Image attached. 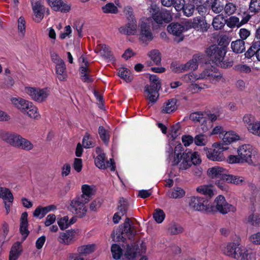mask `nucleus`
I'll use <instances>...</instances> for the list:
<instances>
[{
  "label": "nucleus",
  "mask_w": 260,
  "mask_h": 260,
  "mask_svg": "<svg viewBox=\"0 0 260 260\" xmlns=\"http://www.w3.org/2000/svg\"><path fill=\"white\" fill-rule=\"evenodd\" d=\"M182 145L178 143L174 146L173 142H170L166 147L167 160L173 167H177L179 172L189 169L192 165H199L201 162L199 153L186 149L185 151Z\"/></svg>",
  "instance_id": "nucleus-1"
},
{
  "label": "nucleus",
  "mask_w": 260,
  "mask_h": 260,
  "mask_svg": "<svg viewBox=\"0 0 260 260\" xmlns=\"http://www.w3.org/2000/svg\"><path fill=\"white\" fill-rule=\"evenodd\" d=\"M222 251L225 255L236 259L256 260L255 254L241 246L238 242L227 243Z\"/></svg>",
  "instance_id": "nucleus-2"
},
{
  "label": "nucleus",
  "mask_w": 260,
  "mask_h": 260,
  "mask_svg": "<svg viewBox=\"0 0 260 260\" xmlns=\"http://www.w3.org/2000/svg\"><path fill=\"white\" fill-rule=\"evenodd\" d=\"M206 53L212 62L221 68H226L232 66V62L223 61L226 53L224 47H219L216 45H212L207 48Z\"/></svg>",
  "instance_id": "nucleus-3"
},
{
  "label": "nucleus",
  "mask_w": 260,
  "mask_h": 260,
  "mask_svg": "<svg viewBox=\"0 0 260 260\" xmlns=\"http://www.w3.org/2000/svg\"><path fill=\"white\" fill-rule=\"evenodd\" d=\"M10 101L16 108L30 118H37L39 116L38 108L32 102L18 97L11 98Z\"/></svg>",
  "instance_id": "nucleus-4"
},
{
  "label": "nucleus",
  "mask_w": 260,
  "mask_h": 260,
  "mask_svg": "<svg viewBox=\"0 0 260 260\" xmlns=\"http://www.w3.org/2000/svg\"><path fill=\"white\" fill-rule=\"evenodd\" d=\"M150 81L149 85H146L144 88L145 95L152 103H154L158 98V91L161 88L160 80L155 75L149 76Z\"/></svg>",
  "instance_id": "nucleus-5"
},
{
  "label": "nucleus",
  "mask_w": 260,
  "mask_h": 260,
  "mask_svg": "<svg viewBox=\"0 0 260 260\" xmlns=\"http://www.w3.org/2000/svg\"><path fill=\"white\" fill-rule=\"evenodd\" d=\"M236 211V208L227 203L224 197L222 195L218 196L212 205H209L208 212H219L221 214H225Z\"/></svg>",
  "instance_id": "nucleus-6"
},
{
  "label": "nucleus",
  "mask_w": 260,
  "mask_h": 260,
  "mask_svg": "<svg viewBox=\"0 0 260 260\" xmlns=\"http://www.w3.org/2000/svg\"><path fill=\"white\" fill-rule=\"evenodd\" d=\"M237 153L243 163L246 162L249 165H255V160L257 157V151L251 145L244 144L240 146L237 149Z\"/></svg>",
  "instance_id": "nucleus-7"
},
{
  "label": "nucleus",
  "mask_w": 260,
  "mask_h": 260,
  "mask_svg": "<svg viewBox=\"0 0 260 260\" xmlns=\"http://www.w3.org/2000/svg\"><path fill=\"white\" fill-rule=\"evenodd\" d=\"M146 251V245L142 242L139 247L138 244H128L123 249V259L124 260H136L139 256Z\"/></svg>",
  "instance_id": "nucleus-8"
},
{
  "label": "nucleus",
  "mask_w": 260,
  "mask_h": 260,
  "mask_svg": "<svg viewBox=\"0 0 260 260\" xmlns=\"http://www.w3.org/2000/svg\"><path fill=\"white\" fill-rule=\"evenodd\" d=\"M149 11L154 21L158 24L167 23L172 20L171 13L165 9H160L156 5H151Z\"/></svg>",
  "instance_id": "nucleus-9"
},
{
  "label": "nucleus",
  "mask_w": 260,
  "mask_h": 260,
  "mask_svg": "<svg viewBox=\"0 0 260 260\" xmlns=\"http://www.w3.org/2000/svg\"><path fill=\"white\" fill-rule=\"evenodd\" d=\"M24 92L32 100L38 103L45 101L50 94V91L47 88H40L34 87H25Z\"/></svg>",
  "instance_id": "nucleus-10"
},
{
  "label": "nucleus",
  "mask_w": 260,
  "mask_h": 260,
  "mask_svg": "<svg viewBox=\"0 0 260 260\" xmlns=\"http://www.w3.org/2000/svg\"><path fill=\"white\" fill-rule=\"evenodd\" d=\"M87 203L83 199V197L77 196L71 201L68 209L78 217L82 218L86 214L87 209L85 204Z\"/></svg>",
  "instance_id": "nucleus-11"
},
{
  "label": "nucleus",
  "mask_w": 260,
  "mask_h": 260,
  "mask_svg": "<svg viewBox=\"0 0 260 260\" xmlns=\"http://www.w3.org/2000/svg\"><path fill=\"white\" fill-rule=\"evenodd\" d=\"M214 149L204 148L207 158L212 161H222L224 160L223 151L227 150V147H224L222 144L215 143L213 144Z\"/></svg>",
  "instance_id": "nucleus-12"
},
{
  "label": "nucleus",
  "mask_w": 260,
  "mask_h": 260,
  "mask_svg": "<svg viewBox=\"0 0 260 260\" xmlns=\"http://www.w3.org/2000/svg\"><path fill=\"white\" fill-rule=\"evenodd\" d=\"M188 203L189 208L193 211L208 212V202L204 198L190 197L188 198Z\"/></svg>",
  "instance_id": "nucleus-13"
},
{
  "label": "nucleus",
  "mask_w": 260,
  "mask_h": 260,
  "mask_svg": "<svg viewBox=\"0 0 260 260\" xmlns=\"http://www.w3.org/2000/svg\"><path fill=\"white\" fill-rule=\"evenodd\" d=\"M139 40L143 43L147 44L153 39V35L150 26L146 20H142L138 25Z\"/></svg>",
  "instance_id": "nucleus-14"
},
{
  "label": "nucleus",
  "mask_w": 260,
  "mask_h": 260,
  "mask_svg": "<svg viewBox=\"0 0 260 260\" xmlns=\"http://www.w3.org/2000/svg\"><path fill=\"white\" fill-rule=\"evenodd\" d=\"M95 152L98 154L94 159L95 166L100 169H105L109 168L111 171L115 170V165L114 160L110 158V160L105 161V154L103 152L102 149L100 147H96Z\"/></svg>",
  "instance_id": "nucleus-15"
},
{
  "label": "nucleus",
  "mask_w": 260,
  "mask_h": 260,
  "mask_svg": "<svg viewBox=\"0 0 260 260\" xmlns=\"http://www.w3.org/2000/svg\"><path fill=\"white\" fill-rule=\"evenodd\" d=\"M31 5L35 17V20L38 23L43 19L45 12L48 15L50 14L49 10L45 7L43 1L42 0H39L34 3L31 2Z\"/></svg>",
  "instance_id": "nucleus-16"
},
{
  "label": "nucleus",
  "mask_w": 260,
  "mask_h": 260,
  "mask_svg": "<svg viewBox=\"0 0 260 260\" xmlns=\"http://www.w3.org/2000/svg\"><path fill=\"white\" fill-rule=\"evenodd\" d=\"M0 138L10 145L17 147L21 139V136L15 133L1 130Z\"/></svg>",
  "instance_id": "nucleus-17"
},
{
  "label": "nucleus",
  "mask_w": 260,
  "mask_h": 260,
  "mask_svg": "<svg viewBox=\"0 0 260 260\" xmlns=\"http://www.w3.org/2000/svg\"><path fill=\"white\" fill-rule=\"evenodd\" d=\"M51 9L56 12L68 13L71 10V6L62 0H46Z\"/></svg>",
  "instance_id": "nucleus-18"
},
{
  "label": "nucleus",
  "mask_w": 260,
  "mask_h": 260,
  "mask_svg": "<svg viewBox=\"0 0 260 260\" xmlns=\"http://www.w3.org/2000/svg\"><path fill=\"white\" fill-rule=\"evenodd\" d=\"M57 241L59 243L66 245L73 243L75 241V231L68 230L59 233Z\"/></svg>",
  "instance_id": "nucleus-19"
},
{
  "label": "nucleus",
  "mask_w": 260,
  "mask_h": 260,
  "mask_svg": "<svg viewBox=\"0 0 260 260\" xmlns=\"http://www.w3.org/2000/svg\"><path fill=\"white\" fill-rule=\"evenodd\" d=\"M0 198L3 199L7 214H8L13 202V196L8 188L0 187Z\"/></svg>",
  "instance_id": "nucleus-20"
},
{
  "label": "nucleus",
  "mask_w": 260,
  "mask_h": 260,
  "mask_svg": "<svg viewBox=\"0 0 260 260\" xmlns=\"http://www.w3.org/2000/svg\"><path fill=\"white\" fill-rule=\"evenodd\" d=\"M137 24L136 19L128 21L127 24L119 28L120 33L126 35H135L137 34Z\"/></svg>",
  "instance_id": "nucleus-21"
},
{
  "label": "nucleus",
  "mask_w": 260,
  "mask_h": 260,
  "mask_svg": "<svg viewBox=\"0 0 260 260\" xmlns=\"http://www.w3.org/2000/svg\"><path fill=\"white\" fill-rule=\"evenodd\" d=\"M201 57L200 55H195L193 56L192 59L190 60L187 63L181 64L178 67L177 71L182 72L189 70L194 71L198 67L199 61L200 60Z\"/></svg>",
  "instance_id": "nucleus-22"
},
{
  "label": "nucleus",
  "mask_w": 260,
  "mask_h": 260,
  "mask_svg": "<svg viewBox=\"0 0 260 260\" xmlns=\"http://www.w3.org/2000/svg\"><path fill=\"white\" fill-rule=\"evenodd\" d=\"M206 75L205 72H204V70L199 73L194 72H191L183 75L182 77V79L186 83H194L197 80L205 79Z\"/></svg>",
  "instance_id": "nucleus-23"
},
{
  "label": "nucleus",
  "mask_w": 260,
  "mask_h": 260,
  "mask_svg": "<svg viewBox=\"0 0 260 260\" xmlns=\"http://www.w3.org/2000/svg\"><path fill=\"white\" fill-rule=\"evenodd\" d=\"M207 175L212 178H220L223 180V176L226 175V170L219 166H215L208 169Z\"/></svg>",
  "instance_id": "nucleus-24"
},
{
  "label": "nucleus",
  "mask_w": 260,
  "mask_h": 260,
  "mask_svg": "<svg viewBox=\"0 0 260 260\" xmlns=\"http://www.w3.org/2000/svg\"><path fill=\"white\" fill-rule=\"evenodd\" d=\"M27 213L23 212L20 218V232L23 236V241L25 240L28 236L29 232L28 230Z\"/></svg>",
  "instance_id": "nucleus-25"
},
{
  "label": "nucleus",
  "mask_w": 260,
  "mask_h": 260,
  "mask_svg": "<svg viewBox=\"0 0 260 260\" xmlns=\"http://www.w3.org/2000/svg\"><path fill=\"white\" fill-rule=\"evenodd\" d=\"M81 189L82 194L79 196L83 197V199L85 201V202H88L95 192L96 187L93 185L84 184L82 186Z\"/></svg>",
  "instance_id": "nucleus-26"
},
{
  "label": "nucleus",
  "mask_w": 260,
  "mask_h": 260,
  "mask_svg": "<svg viewBox=\"0 0 260 260\" xmlns=\"http://www.w3.org/2000/svg\"><path fill=\"white\" fill-rule=\"evenodd\" d=\"M192 24L194 28H198L203 32L206 31L209 26L205 18L200 16L196 17L193 19Z\"/></svg>",
  "instance_id": "nucleus-27"
},
{
  "label": "nucleus",
  "mask_w": 260,
  "mask_h": 260,
  "mask_svg": "<svg viewBox=\"0 0 260 260\" xmlns=\"http://www.w3.org/2000/svg\"><path fill=\"white\" fill-rule=\"evenodd\" d=\"M55 71L57 77L59 81H62L66 80L67 74L66 67L63 61H60V62L55 65Z\"/></svg>",
  "instance_id": "nucleus-28"
},
{
  "label": "nucleus",
  "mask_w": 260,
  "mask_h": 260,
  "mask_svg": "<svg viewBox=\"0 0 260 260\" xmlns=\"http://www.w3.org/2000/svg\"><path fill=\"white\" fill-rule=\"evenodd\" d=\"M56 209L54 205H49L45 207H38L34 212V216L39 219L43 218L49 212Z\"/></svg>",
  "instance_id": "nucleus-29"
},
{
  "label": "nucleus",
  "mask_w": 260,
  "mask_h": 260,
  "mask_svg": "<svg viewBox=\"0 0 260 260\" xmlns=\"http://www.w3.org/2000/svg\"><path fill=\"white\" fill-rule=\"evenodd\" d=\"M177 100L173 98L169 100L164 104L161 112L164 113H171L177 109Z\"/></svg>",
  "instance_id": "nucleus-30"
},
{
  "label": "nucleus",
  "mask_w": 260,
  "mask_h": 260,
  "mask_svg": "<svg viewBox=\"0 0 260 260\" xmlns=\"http://www.w3.org/2000/svg\"><path fill=\"white\" fill-rule=\"evenodd\" d=\"M96 247V246L94 244L83 245L77 248V252L85 257H88L90 254L94 251Z\"/></svg>",
  "instance_id": "nucleus-31"
},
{
  "label": "nucleus",
  "mask_w": 260,
  "mask_h": 260,
  "mask_svg": "<svg viewBox=\"0 0 260 260\" xmlns=\"http://www.w3.org/2000/svg\"><path fill=\"white\" fill-rule=\"evenodd\" d=\"M167 29L170 34L174 36L180 37L184 29V27L178 23H172L168 26Z\"/></svg>",
  "instance_id": "nucleus-32"
},
{
  "label": "nucleus",
  "mask_w": 260,
  "mask_h": 260,
  "mask_svg": "<svg viewBox=\"0 0 260 260\" xmlns=\"http://www.w3.org/2000/svg\"><path fill=\"white\" fill-rule=\"evenodd\" d=\"M223 180L228 183L238 185L243 184L245 179L242 176L226 174L223 176Z\"/></svg>",
  "instance_id": "nucleus-33"
},
{
  "label": "nucleus",
  "mask_w": 260,
  "mask_h": 260,
  "mask_svg": "<svg viewBox=\"0 0 260 260\" xmlns=\"http://www.w3.org/2000/svg\"><path fill=\"white\" fill-rule=\"evenodd\" d=\"M185 194V190L180 187H174L170 189L167 193L168 197L173 199H180L183 198Z\"/></svg>",
  "instance_id": "nucleus-34"
},
{
  "label": "nucleus",
  "mask_w": 260,
  "mask_h": 260,
  "mask_svg": "<svg viewBox=\"0 0 260 260\" xmlns=\"http://www.w3.org/2000/svg\"><path fill=\"white\" fill-rule=\"evenodd\" d=\"M222 141L226 145H228L233 142L238 140L239 136L234 132H227L224 134H222Z\"/></svg>",
  "instance_id": "nucleus-35"
},
{
  "label": "nucleus",
  "mask_w": 260,
  "mask_h": 260,
  "mask_svg": "<svg viewBox=\"0 0 260 260\" xmlns=\"http://www.w3.org/2000/svg\"><path fill=\"white\" fill-rule=\"evenodd\" d=\"M168 232L170 235H178L184 231L183 228L179 223L171 222L168 226Z\"/></svg>",
  "instance_id": "nucleus-36"
},
{
  "label": "nucleus",
  "mask_w": 260,
  "mask_h": 260,
  "mask_svg": "<svg viewBox=\"0 0 260 260\" xmlns=\"http://www.w3.org/2000/svg\"><path fill=\"white\" fill-rule=\"evenodd\" d=\"M205 72V79H208L212 83H216L219 82L222 78V75L220 73H213L209 69L204 70Z\"/></svg>",
  "instance_id": "nucleus-37"
},
{
  "label": "nucleus",
  "mask_w": 260,
  "mask_h": 260,
  "mask_svg": "<svg viewBox=\"0 0 260 260\" xmlns=\"http://www.w3.org/2000/svg\"><path fill=\"white\" fill-rule=\"evenodd\" d=\"M21 243H15L11 248L9 255V260H16L21 252Z\"/></svg>",
  "instance_id": "nucleus-38"
},
{
  "label": "nucleus",
  "mask_w": 260,
  "mask_h": 260,
  "mask_svg": "<svg viewBox=\"0 0 260 260\" xmlns=\"http://www.w3.org/2000/svg\"><path fill=\"white\" fill-rule=\"evenodd\" d=\"M233 51L236 53H241L245 50V42L240 39L233 41L231 43Z\"/></svg>",
  "instance_id": "nucleus-39"
},
{
  "label": "nucleus",
  "mask_w": 260,
  "mask_h": 260,
  "mask_svg": "<svg viewBox=\"0 0 260 260\" xmlns=\"http://www.w3.org/2000/svg\"><path fill=\"white\" fill-rule=\"evenodd\" d=\"M212 24L215 29H221L226 24V20L222 15H218L213 18Z\"/></svg>",
  "instance_id": "nucleus-40"
},
{
  "label": "nucleus",
  "mask_w": 260,
  "mask_h": 260,
  "mask_svg": "<svg viewBox=\"0 0 260 260\" xmlns=\"http://www.w3.org/2000/svg\"><path fill=\"white\" fill-rule=\"evenodd\" d=\"M122 234H127L129 236V239H132L135 236V232L132 230V223L130 219L126 218L123 224L121 225Z\"/></svg>",
  "instance_id": "nucleus-41"
},
{
  "label": "nucleus",
  "mask_w": 260,
  "mask_h": 260,
  "mask_svg": "<svg viewBox=\"0 0 260 260\" xmlns=\"http://www.w3.org/2000/svg\"><path fill=\"white\" fill-rule=\"evenodd\" d=\"M248 131L256 136L260 137V120H256L247 126Z\"/></svg>",
  "instance_id": "nucleus-42"
},
{
  "label": "nucleus",
  "mask_w": 260,
  "mask_h": 260,
  "mask_svg": "<svg viewBox=\"0 0 260 260\" xmlns=\"http://www.w3.org/2000/svg\"><path fill=\"white\" fill-rule=\"evenodd\" d=\"M247 222L251 225L257 227L260 225V213H252L247 218Z\"/></svg>",
  "instance_id": "nucleus-43"
},
{
  "label": "nucleus",
  "mask_w": 260,
  "mask_h": 260,
  "mask_svg": "<svg viewBox=\"0 0 260 260\" xmlns=\"http://www.w3.org/2000/svg\"><path fill=\"white\" fill-rule=\"evenodd\" d=\"M118 76L124 79L126 82H131L133 79L131 71L124 67L119 68L118 72Z\"/></svg>",
  "instance_id": "nucleus-44"
},
{
  "label": "nucleus",
  "mask_w": 260,
  "mask_h": 260,
  "mask_svg": "<svg viewBox=\"0 0 260 260\" xmlns=\"http://www.w3.org/2000/svg\"><path fill=\"white\" fill-rule=\"evenodd\" d=\"M148 56L154 64L158 65L160 63L161 55L158 50L153 49L151 50L148 53Z\"/></svg>",
  "instance_id": "nucleus-45"
},
{
  "label": "nucleus",
  "mask_w": 260,
  "mask_h": 260,
  "mask_svg": "<svg viewBox=\"0 0 260 260\" xmlns=\"http://www.w3.org/2000/svg\"><path fill=\"white\" fill-rule=\"evenodd\" d=\"M17 29L19 35L23 37L26 31V21L23 17H20L18 19Z\"/></svg>",
  "instance_id": "nucleus-46"
},
{
  "label": "nucleus",
  "mask_w": 260,
  "mask_h": 260,
  "mask_svg": "<svg viewBox=\"0 0 260 260\" xmlns=\"http://www.w3.org/2000/svg\"><path fill=\"white\" fill-rule=\"evenodd\" d=\"M99 134L103 142L106 144H108L110 137L109 132L103 126H100L99 127Z\"/></svg>",
  "instance_id": "nucleus-47"
},
{
  "label": "nucleus",
  "mask_w": 260,
  "mask_h": 260,
  "mask_svg": "<svg viewBox=\"0 0 260 260\" xmlns=\"http://www.w3.org/2000/svg\"><path fill=\"white\" fill-rule=\"evenodd\" d=\"M102 10L105 13L116 14L118 11L117 6L112 3H107L102 7Z\"/></svg>",
  "instance_id": "nucleus-48"
},
{
  "label": "nucleus",
  "mask_w": 260,
  "mask_h": 260,
  "mask_svg": "<svg viewBox=\"0 0 260 260\" xmlns=\"http://www.w3.org/2000/svg\"><path fill=\"white\" fill-rule=\"evenodd\" d=\"M111 252L113 257L115 259H118L121 256H123V250H122L118 245L114 244L111 246Z\"/></svg>",
  "instance_id": "nucleus-49"
},
{
  "label": "nucleus",
  "mask_w": 260,
  "mask_h": 260,
  "mask_svg": "<svg viewBox=\"0 0 260 260\" xmlns=\"http://www.w3.org/2000/svg\"><path fill=\"white\" fill-rule=\"evenodd\" d=\"M33 146L32 144L29 141L21 136L17 148L28 151L31 150L33 148Z\"/></svg>",
  "instance_id": "nucleus-50"
},
{
  "label": "nucleus",
  "mask_w": 260,
  "mask_h": 260,
  "mask_svg": "<svg viewBox=\"0 0 260 260\" xmlns=\"http://www.w3.org/2000/svg\"><path fill=\"white\" fill-rule=\"evenodd\" d=\"M197 191L203 194L211 197L213 195V190L211 186L202 185L197 188Z\"/></svg>",
  "instance_id": "nucleus-51"
},
{
  "label": "nucleus",
  "mask_w": 260,
  "mask_h": 260,
  "mask_svg": "<svg viewBox=\"0 0 260 260\" xmlns=\"http://www.w3.org/2000/svg\"><path fill=\"white\" fill-rule=\"evenodd\" d=\"M101 54L109 60H113V54L109 46L103 44L101 45L100 49Z\"/></svg>",
  "instance_id": "nucleus-52"
},
{
  "label": "nucleus",
  "mask_w": 260,
  "mask_h": 260,
  "mask_svg": "<svg viewBox=\"0 0 260 260\" xmlns=\"http://www.w3.org/2000/svg\"><path fill=\"white\" fill-rule=\"evenodd\" d=\"M81 79L84 82L89 83L92 81V79L89 75V70L85 67H80Z\"/></svg>",
  "instance_id": "nucleus-53"
},
{
  "label": "nucleus",
  "mask_w": 260,
  "mask_h": 260,
  "mask_svg": "<svg viewBox=\"0 0 260 260\" xmlns=\"http://www.w3.org/2000/svg\"><path fill=\"white\" fill-rule=\"evenodd\" d=\"M226 24L230 28L239 27L241 26V22L240 21L239 18L236 16L230 17L226 20Z\"/></svg>",
  "instance_id": "nucleus-54"
},
{
  "label": "nucleus",
  "mask_w": 260,
  "mask_h": 260,
  "mask_svg": "<svg viewBox=\"0 0 260 260\" xmlns=\"http://www.w3.org/2000/svg\"><path fill=\"white\" fill-rule=\"evenodd\" d=\"M217 117L215 114H211L209 116V119L203 120L202 124V129L203 131L206 132L212 127V122L216 120Z\"/></svg>",
  "instance_id": "nucleus-55"
},
{
  "label": "nucleus",
  "mask_w": 260,
  "mask_h": 260,
  "mask_svg": "<svg viewBox=\"0 0 260 260\" xmlns=\"http://www.w3.org/2000/svg\"><path fill=\"white\" fill-rule=\"evenodd\" d=\"M249 10L253 14L260 12V0H251L249 5Z\"/></svg>",
  "instance_id": "nucleus-56"
},
{
  "label": "nucleus",
  "mask_w": 260,
  "mask_h": 260,
  "mask_svg": "<svg viewBox=\"0 0 260 260\" xmlns=\"http://www.w3.org/2000/svg\"><path fill=\"white\" fill-rule=\"evenodd\" d=\"M208 88H209V86L205 84H198L192 83L189 85L188 89L191 92L195 93Z\"/></svg>",
  "instance_id": "nucleus-57"
},
{
  "label": "nucleus",
  "mask_w": 260,
  "mask_h": 260,
  "mask_svg": "<svg viewBox=\"0 0 260 260\" xmlns=\"http://www.w3.org/2000/svg\"><path fill=\"white\" fill-rule=\"evenodd\" d=\"M153 218L157 223H160L165 219V214L161 209H156L153 213Z\"/></svg>",
  "instance_id": "nucleus-58"
},
{
  "label": "nucleus",
  "mask_w": 260,
  "mask_h": 260,
  "mask_svg": "<svg viewBox=\"0 0 260 260\" xmlns=\"http://www.w3.org/2000/svg\"><path fill=\"white\" fill-rule=\"evenodd\" d=\"M58 225L61 230H64L70 226L69 219L68 216H65L57 219Z\"/></svg>",
  "instance_id": "nucleus-59"
},
{
  "label": "nucleus",
  "mask_w": 260,
  "mask_h": 260,
  "mask_svg": "<svg viewBox=\"0 0 260 260\" xmlns=\"http://www.w3.org/2000/svg\"><path fill=\"white\" fill-rule=\"evenodd\" d=\"M223 10L225 14L230 16L235 13L237 10V6L232 3H228L225 5Z\"/></svg>",
  "instance_id": "nucleus-60"
},
{
  "label": "nucleus",
  "mask_w": 260,
  "mask_h": 260,
  "mask_svg": "<svg viewBox=\"0 0 260 260\" xmlns=\"http://www.w3.org/2000/svg\"><path fill=\"white\" fill-rule=\"evenodd\" d=\"M207 136L204 135H198L194 138V143L197 146H204L207 142Z\"/></svg>",
  "instance_id": "nucleus-61"
},
{
  "label": "nucleus",
  "mask_w": 260,
  "mask_h": 260,
  "mask_svg": "<svg viewBox=\"0 0 260 260\" xmlns=\"http://www.w3.org/2000/svg\"><path fill=\"white\" fill-rule=\"evenodd\" d=\"M82 144L85 148H90L94 146V142L91 140L89 134L86 133L82 140Z\"/></svg>",
  "instance_id": "nucleus-62"
},
{
  "label": "nucleus",
  "mask_w": 260,
  "mask_h": 260,
  "mask_svg": "<svg viewBox=\"0 0 260 260\" xmlns=\"http://www.w3.org/2000/svg\"><path fill=\"white\" fill-rule=\"evenodd\" d=\"M183 12L185 16L190 17L193 14L194 11V6L191 4H184V8H183Z\"/></svg>",
  "instance_id": "nucleus-63"
},
{
  "label": "nucleus",
  "mask_w": 260,
  "mask_h": 260,
  "mask_svg": "<svg viewBox=\"0 0 260 260\" xmlns=\"http://www.w3.org/2000/svg\"><path fill=\"white\" fill-rule=\"evenodd\" d=\"M68 260H90L89 257H85L77 252V253H70Z\"/></svg>",
  "instance_id": "nucleus-64"
}]
</instances>
